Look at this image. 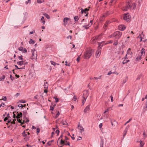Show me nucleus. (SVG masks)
I'll return each mask as SVG.
<instances>
[{"label": "nucleus", "mask_w": 147, "mask_h": 147, "mask_svg": "<svg viewBox=\"0 0 147 147\" xmlns=\"http://www.w3.org/2000/svg\"><path fill=\"white\" fill-rule=\"evenodd\" d=\"M122 34V32L119 31H117L112 34L110 36V37H115L116 39H118L120 38Z\"/></svg>", "instance_id": "f257e3e1"}, {"label": "nucleus", "mask_w": 147, "mask_h": 147, "mask_svg": "<svg viewBox=\"0 0 147 147\" xmlns=\"http://www.w3.org/2000/svg\"><path fill=\"white\" fill-rule=\"evenodd\" d=\"M92 53V49L89 50L84 53V58L88 59L90 58Z\"/></svg>", "instance_id": "f03ea898"}, {"label": "nucleus", "mask_w": 147, "mask_h": 147, "mask_svg": "<svg viewBox=\"0 0 147 147\" xmlns=\"http://www.w3.org/2000/svg\"><path fill=\"white\" fill-rule=\"evenodd\" d=\"M123 19L124 20L128 22L129 21L131 18V16L129 13L124 14L123 16Z\"/></svg>", "instance_id": "7ed1b4c3"}, {"label": "nucleus", "mask_w": 147, "mask_h": 147, "mask_svg": "<svg viewBox=\"0 0 147 147\" xmlns=\"http://www.w3.org/2000/svg\"><path fill=\"white\" fill-rule=\"evenodd\" d=\"M89 94L88 93V92L87 91H86V94L85 95V94L84 93L83 94V98L84 99L83 100H82V105H84V103H85L86 100L87 98V97H88V96Z\"/></svg>", "instance_id": "20e7f679"}, {"label": "nucleus", "mask_w": 147, "mask_h": 147, "mask_svg": "<svg viewBox=\"0 0 147 147\" xmlns=\"http://www.w3.org/2000/svg\"><path fill=\"white\" fill-rule=\"evenodd\" d=\"M133 5V3H130L128 2V4L126 6L125 8L124 9V10L125 11L127 10L128 9H129L131 8Z\"/></svg>", "instance_id": "39448f33"}, {"label": "nucleus", "mask_w": 147, "mask_h": 147, "mask_svg": "<svg viewBox=\"0 0 147 147\" xmlns=\"http://www.w3.org/2000/svg\"><path fill=\"white\" fill-rule=\"evenodd\" d=\"M107 44V43H105V42L102 41L101 42H98V48H99L100 47L101 48V47H102L104 45H106Z\"/></svg>", "instance_id": "423d86ee"}, {"label": "nucleus", "mask_w": 147, "mask_h": 147, "mask_svg": "<svg viewBox=\"0 0 147 147\" xmlns=\"http://www.w3.org/2000/svg\"><path fill=\"white\" fill-rule=\"evenodd\" d=\"M101 51V48H98V50L96 52V57H98L100 55Z\"/></svg>", "instance_id": "0eeeda50"}, {"label": "nucleus", "mask_w": 147, "mask_h": 147, "mask_svg": "<svg viewBox=\"0 0 147 147\" xmlns=\"http://www.w3.org/2000/svg\"><path fill=\"white\" fill-rule=\"evenodd\" d=\"M31 51L32 52V56L31 57V59H34L35 58V57L36 58L37 57V53L36 52L33 51V50H32Z\"/></svg>", "instance_id": "6e6552de"}, {"label": "nucleus", "mask_w": 147, "mask_h": 147, "mask_svg": "<svg viewBox=\"0 0 147 147\" xmlns=\"http://www.w3.org/2000/svg\"><path fill=\"white\" fill-rule=\"evenodd\" d=\"M125 28V27L123 25H120L118 26L119 29L121 31H123Z\"/></svg>", "instance_id": "1a4fd4ad"}, {"label": "nucleus", "mask_w": 147, "mask_h": 147, "mask_svg": "<svg viewBox=\"0 0 147 147\" xmlns=\"http://www.w3.org/2000/svg\"><path fill=\"white\" fill-rule=\"evenodd\" d=\"M143 56H142V55H140V53L138 54V56L136 58V61H140L142 58H143Z\"/></svg>", "instance_id": "9d476101"}, {"label": "nucleus", "mask_w": 147, "mask_h": 147, "mask_svg": "<svg viewBox=\"0 0 147 147\" xmlns=\"http://www.w3.org/2000/svg\"><path fill=\"white\" fill-rule=\"evenodd\" d=\"M78 128L79 129L80 132L82 133L84 131V129L81 125H79Z\"/></svg>", "instance_id": "9b49d317"}, {"label": "nucleus", "mask_w": 147, "mask_h": 147, "mask_svg": "<svg viewBox=\"0 0 147 147\" xmlns=\"http://www.w3.org/2000/svg\"><path fill=\"white\" fill-rule=\"evenodd\" d=\"M69 18H65L63 19L64 25V26H66L67 24V21L69 20Z\"/></svg>", "instance_id": "f8f14e48"}, {"label": "nucleus", "mask_w": 147, "mask_h": 147, "mask_svg": "<svg viewBox=\"0 0 147 147\" xmlns=\"http://www.w3.org/2000/svg\"><path fill=\"white\" fill-rule=\"evenodd\" d=\"M90 105H88L86 107L84 110V112L85 113H86L87 112L89 111L90 110Z\"/></svg>", "instance_id": "ddd939ff"}, {"label": "nucleus", "mask_w": 147, "mask_h": 147, "mask_svg": "<svg viewBox=\"0 0 147 147\" xmlns=\"http://www.w3.org/2000/svg\"><path fill=\"white\" fill-rule=\"evenodd\" d=\"M145 53V49L144 48H142L141 51V53L140 54V55H142V56L144 57V56Z\"/></svg>", "instance_id": "4468645a"}, {"label": "nucleus", "mask_w": 147, "mask_h": 147, "mask_svg": "<svg viewBox=\"0 0 147 147\" xmlns=\"http://www.w3.org/2000/svg\"><path fill=\"white\" fill-rule=\"evenodd\" d=\"M16 114H17L16 117L17 118H20L22 117V112H20L19 113H18V112H17Z\"/></svg>", "instance_id": "2eb2a0df"}, {"label": "nucleus", "mask_w": 147, "mask_h": 147, "mask_svg": "<svg viewBox=\"0 0 147 147\" xmlns=\"http://www.w3.org/2000/svg\"><path fill=\"white\" fill-rule=\"evenodd\" d=\"M113 13V12L112 11H108L107 12L105 13V15H104V16H107L108 15L112 14Z\"/></svg>", "instance_id": "dca6fc26"}, {"label": "nucleus", "mask_w": 147, "mask_h": 147, "mask_svg": "<svg viewBox=\"0 0 147 147\" xmlns=\"http://www.w3.org/2000/svg\"><path fill=\"white\" fill-rule=\"evenodd\" d=\"M40 22L42 23L43 25L45 24V22L44 19V17L43 16H42L40 19Z\"/></svg>", "instance_id": "f3484780"}, {"label": "nucleus", "mask_w": 147, "mask_h": 147, "mask_svg": "<svg viewBox=\"0 0 147 147\" xmlns=\"http://www.w3.org/2000/svg\"><path fill=\"white\" fill-rule=\"evenodd\" d=\"M104 144V140L101 139L100 141V147H103Z\"/></svg>", "instance_id": "a211bd4d"}, {"label": "nucleus", "mask_w": 147, "mask_h": 147, "mask_svg": "<svg viewBox=\"0 0 147 147\" xmlns=\"http://www.w3.org/2000/svg\"><path fill=\"white\" fill-rule=\"evenodd\" d=\"M109 22H107L106 23L104 24L103 26V28L104 29H107V27L108 24Z\"/></svg>", "instance_id": "6ab92c4d"}, {"label": "nucleus", "mask_w": 147, "mask_h": 147, "mask_svg": "<svg viewBox=\"0 0 147 147\" xmlns=\"http://www.w3.org/2000/svg\"><path fill=\"white\" fill-rule=\"evenodd\" d=\"M44 88L45 89H47L48 88V83L47 82H45L44 84Z\"/></svg>", "instance_id": "aec40b11"}, {"label": "nucleus", "mask_w": 147, "mask_h": 147, "mask_svg": "<svg viewBox=\"0 0 147 147\" xmlns=\"http://www.w3.org/2000/svg\"><path fill=\"white\" fill-rule=\"evenodd\" d=\"M17 63L19 65H22L24 64V61H18Z\"/></svg>", "instance_id": "412c9836"}, {"label": "nucleus", "mask_w": 147, "mask_h": 147, "mask_svg": "<svg viewBox=\"0 0 147 147\" xmlns=\"http://www.w3.org/2000/svg\"><path fill=\"white\" fill-rule=\"evenodd\" d=\"M43 15L46 17L48 19H49L50 18V17L49 15H48V14L47 13H45L43 14Z\"/></svg>", "instance_id": "4be33fe9"}, {"label": "nucleus", "mask_w": 147, "mask_h": 147, "mask_svg": "<svg viewBox=\"0 0 147 147\" xmlns=\"http://www.w3.org/2000/svg\"><path fill=\"white\" fill-rule=\"evenodd\" d=\"M140 147H143V146L144 144V142L141 140H140Z\"/></svg>", "instance_id": "5701e85b"}, {"label": "nucleus", "mask_w": 147, "mask_h": 147, "mask_svg": "<svg viewBox=\"0 0 147 147\" xmlns=\"http://www.w3.org/2000/svg\"><path fill=\"white\" fill-rule=\"evenodd\" d=\"M29 43L30 44H34L35 43V42L33 40L30 39V41H29Z\"/></svg>", "instance_id": "b1692460"}, {"label": "nucleus", "mask_w": 147, "mask_h": 147, "mask_svg": "<svg viewBox=\"0 0 147 147\" xmlns=\"http://www.w3.org/2000/svg\"><path fill=\"white\" fill-rule=\"evenodd\" d=\"M129 61H130V60H125H125H124L123 61L122 63L123 64H125L127 63H128V62H129Z\"/></svg>", "instance_id": "393cba45"}, {"label": "nucleus", "mask_w": 147, "mask_h": 147, "mask_svg": "<svg viewBox=\"0 0 147 147\" xmlns=\"http://www.w3.org/2000/svg\"><path fill=\"white\" fill-rule=\"evenodd\" d=\"M90 24H88V25H84V26H83V27L85 29H87L89 28V27H90V26H90Z\"/></svg>", "instance_id": "a878e982"}, {"label": "nucleus", "mask_w": 147, "mask_h": 147, "mask_svg": "<svg viewBox=\"0 0 147 147\" xmlns=\"http://www.w3.org/2000/svg\"><path fill=\"white\" fill-rule=\"evenodd\" d=\"M50 62H51V64L53 65H56V64H57V65H59V64L55 62H54V61H50Z\"/></svg>", "instance_id": "bb28decb"}, {"label": "nucleus", "mask_w": 147, "mask_h": 147, "mask_svg": "<svg viewBox=\"0 0 147 147\" xmlns=\"http://www.w3.org/2000/svg\"><path fill=\"white\" fill-rule=\"evenodd\" d=\"M74 18L75 21H78L79 19V18L78 16H74Z\"/></svg>", "instance_id": "cd10ccee"}, {"label": "nucleus", "mask_w": 147, "mask_h": 147, "mask_svg": "<svg viewBox=\"0 0 147 147\" xmlns=\"http://www.w3.org/2000/svg\"><path fill=\"white\" fill-rule=\"evenodd\" d=\"M22 135L23 137L27 136V134H26L25 130H24L22 133Z\"/></svg>", "instance_id": "c85d7f7f"}, {"label": "nucleus", "mask_w": 147, "mask_h": 147, "mask_svg": "<svg viewBox=\"0 0 147 147\" xmlns=\"http://www.w3.org/2000/svg\"><path fill=\"white\" fill-rule=\"evenodd\" d=\"M60 143L61 144L63 145H65V141L63 140L62 139L61 140Z\"/></svg>", "instance_id": "c756f323"}, {"label": "nucleus", "mask_w": 147, "mask_h": 147, "mask_svg": "<svg viewBox=\"0 0 147 147\" xmlns=\"http://www.w3.org/2000/svg\"><path fill=\"white\" fill-rule=\"evenodd\" d=\"M5 78V76L3 75L0 78V81L3 80Z\"/></svg>", "instance_id": "7c9ffc66"}, {"label": "nucleus", "mask_w": 147, "mask_h": 147, "mask_svg": "<svg viewBox=\"0 0 147 147\" xmlns=\"http://www.w3.org/2000/svg\"><path fill=\"white\" fill-rule=\"evenodd\" d=\"M96 40L94 37L91 40L92 43H94L96 42Z\"/></svg>", "instance_id": "2f4dec72"}, {"label": "nucleus", "mask_w": 147, "mask_h": 147, "mask_svg": "<svg viewBox=\"0 0 147 147\" xmlns=\"http://www.w3.org/2000/svg\"><path fill=\"white\" fill-rule=\"evenodd\" d=\"M44 1V0H37V2L39 3H41Z\"/></svg>", "instance_id": "473e14b6"}, {"label": "nucleus", "mask_w": 147, "mask_h": 147, "mask_svg": "<svg viewBox=\"0 0 147 147\" xmlns=\"http://www.w3.org/2000/svg\"><path fill=\"white\" fill-rule=\"evenodd\" d=\"M100 35H101V34H99V35H97V36H95L94 38H95V39H96V40H99V37Z\"/></svg>", "instance_id": "72a5a7b5"}, {"label": "nucleus", "mask_w": 147, "mask_h": 147, "mask_svg": "<svg viewBox=\"0 0 147 147\" xmlns=\"http://www.w3.org/2000/svg\"><path fill=\"white\" fill-rule=\"evenodd\" d=\"M17 120L19 123H21L22 124H24V122L22 123L21 120H20L19 118H17Z\"/></svg>", "instance_id": "f704fd0d"}, {"label": "nucleus", "mask_w": 147, "mask_h": 147, "mask_svg": "<svg viewBox=\"0 0 147 147\" xmlns=\"http://www.w3.org/2000/svg\"><path fill=\"white\" fill-rule=\"evenodd\" d=\"M59 114L60 113L59 112V111H58L57 113L56 114V115L55 116V118H57L59 116Z\"/></svg>", "instance_id": "c9c22d12"}, {"label": "nucleus", "mask_w": 147, "mask_h": 147, "mask_svg": "<svg viewBox=\"0 0 147 147\" xmlns=\"http://www.w3.org/2000/svg\"><path fill=\"white\" fill-rule=\"evenodd\" d=\"M20 102L24 103L26 102V101L25 100H21L20 101Z\"/></svg>", "instance_id": "e433bc0d"}, {"label": "nucleus", "mask_w": 147, "mask_h": 147, "mask_svg": "<svg viewBox=\"0 0 147 147\" xmlns=\"http://www.w3.org/2000/svg\"><path fill=\"white\" fill-rule=\"evenodd\" d=\"M113 44L114 45H117L118 44V40H116L115 42L113 43Z\"/></svg>", "instance_id": "4c0bfd02"}, {"label": "nucleus", "mask_w": 147, "mask_h": 147, "mask_svg": "<svg viewBox=\"0 0 147 147\" xmlns=\"http://www.w3.org/2000/svg\"><path fill=\"white\" fill-rule=\"evenodd\" d=\"M130 48H129L128 50H127V54H130Z\"/></svg>", "instance_id": "58836bf2"}, {"label": "nucleus", "mask_w": 147, "mask_h": 147, "mask_svg": "<svg viewBox=\"0 0 147 147\" xmlns=\"http://www.w3.org/2000/svg\"><path fill=\"white\" fill-rule=\"evenodd\" d=\"M81 10L82 13H86V11L83 9L81 8Z\"/></svg>", "instance_id": "ea45409f"}, {"label": "nucleus", "mask_w": 147, "mask_h": 147, "mask_svg": "<svg viewBox=\"0 0 147 147\" xmlns=\"http://www.w3.org/2000/svg\"><path fill=\"white\" fill-rule=\"evenodd\" d=\"M18 107H21V108H22L24 107V106L22 104H20L18 105Z\"/></svg>", "instance_id": "a19ab883"}, {"label": "nucleus", "mask_w": 147, "mask_h": 147, "mask_svg": "<svg viewBox=\"0 0 147 147\" xmlns=\"http://www.w3.org/2000/svg\"><path fill=\"white\" fill-rule=\"evenodd\" d=\"M59 131L58 129L57 130L55 131V133L57 134V136L59 135Z\"/></svg>", "instance_id": "79ce46f5"}, {"label": "nucleus", "mask_w": 147, "mask_h": 147, "mask_svg": "<svg viewBox=\"0 0 147 147\" xmlns=\"http://www.w3.org/2000/svg\"><path fill=\"white\" fill-rule=\"evenodd\" d=\"M23 114H24V117H26V116L27 114V112L26 111H23Z\"/></svg>", "instance_id": "37998d69"}, {"label": "nucleus", "mask_w": 147, "mask_h": 147, "mask_svg": "<svg viewBox=\"0 0 147 147\" xmlns=\"http://www.w3.org/2000/svg\"><path fill=\"white\" fill-rule=\"evenodd\" d=\"M54 108V106H52L51 105L50 106V110L53 111Z\"/></svg>", "instance_id": "c03bdc74"}, {"label": "nucleus", "mask_w": 147, "mask_h": 147, "mask_svg": "<svg viewBox=\"0 0 147 147\" xmlns=\"http://www.w3.org/2000/svg\"><path fill=\"white\" fill-rule=\"evenodd\" d=\"M22 57L23 56L22 55H21L20 56H19L18 57V58L20 60H23V59Z\"/></svg>", "instance_id": "a18cd8bd"}, {"label": "nucleus", "mask_w": 147, "mask_h": 147, "mask_svg": "<svg viewBox=\"0 0 147 147\" xmlns=\"http://www.w3.org/2000/svg\"><path fill=\"white\" fill-rule=\"evenodd\" d=\"M66 142L67 143H65V145H69V142L66 141Z\"/></svg>", "instance_id": "49530a36"}, {"label": "nucleus", "mask_w": 147, "mask_h": 147, "mask_svg": "<svg viewBox=\"0 0 147 147\" xmlns=\"http://www.w3.org/2000/svg\"><path fill=\"white\" fill-rule=\"evenodd\" d=\"M80 56H78V57L77 58L76 61L78 62H79V61H80Z\"/></svg>", "instance_id": "de8ad7c7"}, {"label": "nucleus", "mask_w": 147, "mask_h": 147, "mask_svg": "<svg viewBox=\"0 0 147 147\" xmlns=\"http://www.w3.org/2000/svg\"><path fill=\"white\" fill-rule=\"evenodd\" d=\"M23 49L22 47H20L19 48V50L20 51H22L23 50Z\"/></svg>", "instance_id": "09e8293b"}, {"label": "nucleus", "mask_w": 147, "mask_h": 147, "mask_svg": "<svg viewBox=\"0 0 147 147\" xmlns=\"http://www.w3.org/2000/svg\"><path fill=\"white\" fill-rule=\"evenodd\" d=\"M127 132V131H126L125 130L124 132V134L123 135V137L124 138V136H125L126 135V133Z\"/></svg>", "instance_id": "8fccbe9b"}, {"label": "nucleus", "mask_w": 147, "mask_h": 147, "mask_svg": "<svg viewBox=\"0 0 147 147\" xmlns=\"http://www.w3.org/2000/svg\"><path fill=\"white\" fill-rule=\"evenodd\" d=\"M40 131V129L39 128H37L36 129V132L37 134H38Z\"/></svg>", "instance_id": "3c124183"}, {"label": "nucleus", "mask_w": 147, "mask_h": 147, "mask_svg": "<svg viewBox=\"0 0 147 147\" xmlns=\"http://www.w3.org/2000/svg\"><path fill=\"white\" fill-rule=\"evenodd\" d=\"M3 98L2 99L4 101H5L6 100L7 98L5 96H3Z\"/></svg>", "instance_id": "603ef678"}, {"label": "nucleus", "mask_w": 147, "mask_h": 147, "mask_svg": "<svg viewBox=\"0 0 147 147\" xmlns=\"http://www.w3.org/2000/svg\"><path fill=\"white\" fill-rule=\"evenodd\" d=\"M102 123H101L99 125V127L100 128H102Z\"/></svg>", "instance_id": "864d4df0"}, {"label": "nucleus", "mask_w": 147, "mask_h": 147, "mask_svg": "<svg viewBox=\"0 0 147 147\" xmlns=\"http://www.w3.org/2000/svg\"><path fill=\"white\" fill-rule=\"evenodd\" d=\"M10 78L12 81L14 80V78L13 77H12L11 75H10Z\"/></svg>", "instance_id": "5fc2aeb1"}, {"label": "nucleus", "mask_w": 147, "mask_h": 147, "mask_svg": "<svg viewBox=\"0 0 147 147\" xmlns=\"http://www.w3.org/2000/svg\"><path fill=\"white\" fill-rule=\"evenodd\" d=\"M143 135L145 137H147V135L145 133L144 131L143 133Z\"/></svg>", "instance_id": "6e6d98bb"}, {"label": "nucleus", "mask_w": 147, "mask_h": 147, "mask_svg": "<svg viewBox=\"0 0 147 147\" xmlns=\"http://www.w3.org/2000/svg\"><path fill=\"white\" fill-rule=\"evenodd\" d=\"M77 99V98L75 96V95L74 97L73 98V100L75 101H76Z\"/></svg>", "instance_id": "4d7b16f0"}, {"label": "nucleus", "mask_w": 147, "mask_h": 147, "mask_svg": "<svg viewBox=\"0 0 147 147\" xmlns=\"http://www.w3.org/2000/svg\"><path fill=\"white\" fill-rule=\"evenodd\" d=\"M55 133L54 132H52L51 133V137H52L53 136V135H54Z\"/></svg>", "instance_id": "13d9d810"}, {"label": "nucleus", "mask_w": 147, "mask_h": 147, "mask_svg": "<svg viewBox=\"0 0 147 147\" xmlns=\"http://www.w3.org/2000/svg\"><path fill=\"white\" fill-rule=\"evenodd\" d=\"M5 104L3 103H2L1 104H0V107H1L2 106L4 107V106Z\"/></svg>", "instance_id": "bf43d9fd"}, {"label": "nucleus", "mask_w": 147, "mask_h": 147, "mask_svg": "<svg viewBox=\"0 0 147 147\" xmlns=\"http://www.w3.org/2000/svg\"><path fill=\"white\" fill-rule=\"evenodd\" d=\"M29 136H28V138H25L24 139L25 140L27 141L29 140Z\"/></svg>", "instance_id": "052dcab7"}, {"label": "nucleus", "mask_w": 147, "mask_h": 147, "mask_svg": "<svg viewBox=\"0 0 147 147\" xmlns=\"http://www.w3.org/2000/svg\"><path fill=\"white\" fill-rule=\"evenodd\" d=\"M7 117L8 118H11V117L9 116V113L8 114H7Z\"/></svg>", "instance_id": "680f3d73"}, {"label": "nucleus", "mask_w": 147, "mask_h": 147, "mask_svg": "<svg viewBox=\"0 0 147 147\" xmlns=\"http://www.w3.org/2000/svg\"><path fill=\"white\" fill-rule=\"evenodd\" d=\"M112 73H114H114H112V72H111V71H109L108 73L107 74V75H110V74H111Z\"/></svg>", "instance_id": "e2e57ef3"}, {"label": "nucleus", "mask_w": 147, "mask_h": 147, "mask_svg": "<svg viewBox=\"0 0 147 147\" xmlns=\"http://www.w3.org/2000/svg\"><path fill=\"white\" fill-rule=\"evenodd\" d=\"M111 98V101L112 102H113V96H110Z\"/></svg>", "instance_id": "0e129e2a"}, {"label": "nucleus", "mask_w": 147, "mask_h": 147, "mask_svg": "<svg viewBox=\"0 0 147 147\" xmlns=\"http://www.w3.org/2000/svg\"><path fill=\"white\" fill-rule=\"evenodd\" d=\"M7 120H8V118L7 117H5L4 119V121H6Z\"/></svg>", "instance_id": "69168bd1"}, {"label": "nucleus", "mask_w": 147, "mask_h": 147, "mask_svg": "<svg viewBox=\"0 0 147 147\" xmlns=\"http://www.w3.org/2000/svg\"><path fill=\"white\" fill-rule=\"evenodd\" d=\"M22 51H24L26 53L27 51V50L25 48L23 49V50Z\"/></svg>", "instance_id": "338daca9"}, {"label": "nucleus", "mask_w": 147, "mask_h": 147, "mask_svg": "<svg viewBox=\"0 0 147 147\" xmlns=\"http://www.w3.org/2000/svg\"><path fill=\"white\" fill-rule=\"evenodd\" d=\"M128 59L127 57V55H126L124 57L123 59H124L125 60L127 59Z\"/></svg>", "instance_id": "774afa93"}]
</instances>
